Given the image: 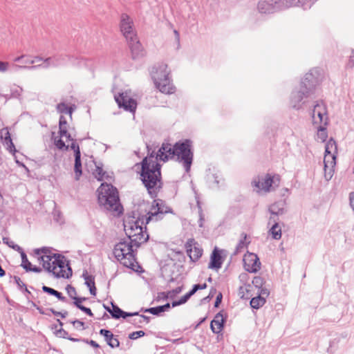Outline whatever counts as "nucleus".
Listing matches in <instances>:
<instances>
[{"label":"nucleus","instance_id":"nucleus-1","mask_svg":"<svg viewBox=\"0 0 354 354\" xmlns=\"http://www.w3.org/2000/svg\"><path fill=\"white\" fill-rule=\"evenodd\" d=\"M191 143L189 140L178 142L173 146L169 143H162L157 153L154 151L149 152L148 156L140 163L136 164L133 169L140 174V177H160L161 165L158 160L165 162L169 159L176 158L183 164L185 171L188 172L193 160ZM147 148L149 151V147Z\"/></svg>","mask_w":354,"mask_h":354},{"label":"nucleus","instance_id":"nucleus-2","mask_svg":"<svg viewBox=\"0 0 354 354\" xmlns=\"http://www.w3.org/2000/svg\"><path fill=\"white\" fill-rule=\"evenodd\" d=\"M147 216H140L138 212H133L124 220V228L128 239L117 243L113 249L115 258L127 268L133 269L134 255L133 247H139L149 239V235L143 230V225L147 224L145 219Z\"/></svg>","mask_w":354,"mask_h":354},{"label":"nucleus","instance_id":"nucleus-3","mask_svg":"<svg viewBox=\"0 0 354 354\" xmlns=\"http://www.w3.org/2000/svg\"><path fill=\"white\" fill-rule=\"evenodd\" d=\"M35 253L39 256L38 259L42 261L43 268L52 272L57 278H69L72 276V270L66 265L64 257L59 254H51L47 248L36 249Z\"/></svg>","mask_w":354,"mask_h":354},{"label":"nucleus","instance_id":"nucleus-4","mask_svg":"<svg viewBox=\"0 0 354 354\" xmlns=\"http://www.w3.org/2000/svg\"><path fill=\"white\" fill-rule=\"evenodd\" d=\"M97 203L101 209L111 212L114 216H120L123 212L119 193L111 184L102 183L97 191Z\"/></svg>","mask_w":354,"mask_h":354},{"label":"nucleus","instance_id":"nucleus-5","mask_svg":"<svg viewBox=\"0 0 354 354\" xmlns=\"http://www.w3.org/2000/svg\"><path fill=\"white\" fill-rule=\"evenodd\" d=\"M317 70H311L306 73L300 84L291 93L290 97V106L297 110L302 108L306 103V99L310 97L317 83V77L315 75Z\"/></svg>","mask_w":354,"mask_h":354},{"label":"nucleus","instance_id":"nucleus-6","mask_svg":"<svg viewBox=\"0 0 354 354\" xmlns=\"http://www.w3.org/2000/svg\"><path fill=\"white\" fill-rule=\"evenodd\" d=\"M169 75L170 71L168 70L166 64H158L151 69V75L156 87L162 93L170 94L174 92Z\"/></svg>","mask_w":354,"mask_h":354},{"label":"nucleus","instance_id":"nucleus-7","mask_svg":"<svg viewBox=\"0 0 354 354\" xmlns=\"http://www.w3.org/2000/svg\"><path fill=\"white\" fill-rule=\"evenodd\" d=\"M171 209L167 206L165 202L160 199L153 201L150 212L145 217L147 223L151 221H158L162 219L164 215L167 213H171Z\"/></svg>","mask_w":354,"mask_h":354},{"label":"nucleus","instance_id":"nucleus-8","mask_svg":"<svg viewBox=\"0 0 354 354\" xmlns=\"http://www.w3.org/2000/svg\"><path fill=\"white\" fill-rule=\"evenodd\" d=\"M311 117L313 126L328 125V117L327 109L323 102H317L316 104L314 105Z\"/></svg>","mask_w":354,"mask_h":354},{"label":"nucleus","instance_id":"nucleus-9","mask_svg":"<svg viewBox=\"0 0 354 354\" xmlns=\"http://www.w3.org/2000/svg\"><path fill=\"white\" fill-rule=\"evenodd\" d=\"M120 28L127 40H131L137 36L133 19L126 13L120 16Z\"/></svg>","mask_w":354,"mask_h":354},{"label":"nucleus","instance_id":"nucleus-10","mask_svg":"<svg viewBox=\"0 0 354 354\" xmlns=\"http://www.w3.org/2000/svg\"><path fill=\"white\" fill-rule=\"evenodd\" d=\"M279 180L280 178H255L252 185L257 192L266 193L273 190L274 186H278Z\"/></svg>","mask_w":354,"mask_h":354},{"label":"nucleus","instance_id":"nucleus-11","mask_svg":"<svg viewBox=\"0 0 354 354\" xmlns=\"http://www.w3.org/2000/svg\"><path fill=\"white\" fill-rule=\"evenodd\" d=\"M115 100L120 108H123L125 111L131 113L136 111L137 102L129 95L127 92H123L118 95H115Z\"/></svg>","mask_w":354,"mask_h":354},{"label":"nucleus","instance_id":"nucleus-12","mask_svg":"<svg viewBox=\"0 0 354 354\" xmlns=\"http://www.w3.org/2000/svg\"><path fill=\"white\" fill-rule=\"evenodd\" d=\"M244 268L251 273L257 272L261 268V262L257 254L248 252L243 258Z\"/></svg>","mask_w":354,"mask_h":354},{"label":"nucleus","instance_id":"nucleus-13","mask_svg":"<svg viewBox=\"0 0 354 354\" xmlns=\"http://www.w3.org/2000/svg\"><path fill=\"white\" fill-rule=\"evenodd\" d=\"M280 6V0H259L257 10L261 14H271L276 12Z\"/></svg>","mask_w":354,"mask_h":354},{"label":"nucleus","instance_id":"nucleus-14","mask_svg":"<svg viewBox=\"0 0 354 354\" xmlns=\"http://www.w3.org/2000/svg\"><path fill=\"white\" fill-rule=\"evenodd\" d=\"M142 184L147 188L151 197H156L158 192L161 188L162 178H140Z\"/></svg>","mask_w":354,"mask_h":354},{"label":"nucleus","instance_id":"nucleus-15","mask_svg":"<svg viewBox=\"0 0 354 354\" xmlns=\"http://www.w3.org/2000/svg\"><path fill=\"white\" fill-rule=\"evenodd\" d=\"M187 253L192 261L195 262L203 254V250L193 239L189 240L186 243Z\"/></svg>","mask_w":354,"mask_h":354},{"label":"nucleus","instance_id":"nucleus-16","mask_svg":"<svg viewBox=\"0 0 354 354\" xmlns=\"http://www.w3.org/2000/svg\"><path fill=\"white\" fill-rule=\"evenodd\" d=\"M131 49L133 59H138L145 55V50L142 44L138 40L137 36L131 40H127Z\"/></svg>","mask_w":354,"mask_h":354},{"label":"nucleus","instance_id":"nucleus-17","mask_svg":"<svg viewBox=\"0 0 354 354\" xmlns=\"http://www.w3.org/2000/svg\"><path fill=\"white\" fill-rule=\"evenodd\" d=\"M223 260L221 255V252L217 248H215L211 254L208 268L218 270L221 268Z\"/></svg>","mask_w":354,"mask_h":354},{"label":"nucleus","instance_id":"nucleus-18","mask_svg":"<svg viewBox=\"0 0 354 354\" xmlns=\"http://www.w3.org/2000/svg\"><path fill=\"white\" fill-rule=\"evenodd\" d=\"M316 0H280L287 7L301 6L304 10L308 9Z\"/></svg>","mask_w":354,"mask_h":354},{"label":"nucleus","instance_id":"nucleus-19","mask_svg":"<svg viewBox=\"0 0 354 354\" xmlns=\"http://www.w3.org/2000/svg\"><path fill=\"white\" fill-rule=\"evenodd\" d=\"M224 323L223 315L221 313H217L210 324L212 331L215 334L219 333L224 327Z\"/></svg>","mask_w":354,"mask_h":354},{"label":"nucleus","instance_id":"nucleus-20","mask_svg":"<svg viewBox=\"0 0 354 354\" xmlns=\"http://www.w3.org/2000/svg\"><path fill=\"white\" fill-rule=\"evenodd\" d=\"M112 308L110 314L111 317L114 319H120V317L126 318L127 317H133V315H138V312L135 313H126L120 309L117 305H115L113 302H111Z\"/></svg>","mask_w":354,"mask_h":354},{"label":"nucleus","instance_id":"nucleus-21","mask_svg":"<svg viewBox=\"0 0 354 354\" xmlns=\"http://www.w3.org/2000/svg\"><path fill=\"white\" fill-rule=\"evenodd\" d=\"M100 334L104 337L107 344L111 348H117L120 346V342L117 338L114 337L113 333L106 329H101Z\"/></svg>","mask_w":354,"mask_h":354},{"label":"nucleus","instance_id":"nucleus-22","mask_svg":"<svg viewBox=\"0 0 354 354\" xmlns=\"http://www.w3.org/2000/svg\"><path fill=\"white\" fill-rule=\"evenodd\" d=\"M336 155L325 153L324 162V170L326 174H328L333 176L331 174L332 168L335 165Z\"/></svg>","mask_w":354,"mask_h":354},{"label":"nucleus","instance_id":"nucleus-23","mask_svg":"<svg viewBox=\"0 0 354 354\" xmlns=\"http://www.w3.org/2000/svg\"><path fill=\"white\" fill-rule=\"evenodd\" d=\"M82 277L85 281V284L89 288V291L91 295H96V288L95 285V279L92 275H89L87 271H84Z\"/></svg>","mask_w":354,"mask_h":354},{"label":"nucleus","instance_id":"nucleus-24","mask_svg":"<svg viewBox=\"0 0 354 354\" xmlns=\"http://www.w3.org/2000/svg\"><path fill=\"white\" fill-rule=\"evenodd\" d=\"M277 219L274 218V217L270 218L269 224L272 221L274 222V224L269 230V232L272 235V239L275 240H279L281 237V227L279 225V223H277Z\"/></svg>","mask_w":354,"mask_h":354},{"label":"nucleus","instance_id":"nucleus-25","mask_svg":"<svg viewBox=\"0 0 354 354\" xmlns=\"http://www.w3.org/2000/svg\"><path fill=\"white\" fill-rule=\"evenodd\" d=\"M170 308V304L167 303L165 305L149 308H142L141 311L144 313H149L153 315H159L160 313L167 310Z\"/></svg>","mask_w":354,"mask_h":354},{"label":"nucleus","instance_id":"nucleus-26","mask_svg":"<svg viewBox=\"0 0 354 354\" xmlns=\"http://www.w3.org/2000/svg\"><path fill=\"white\" fill-rule=\"evenodd\" d=\"M252 286L250 283H245L243 286H241L239 288V295L241 299H250L252 297Z\"/></svg>","mask_w":354,"mask_h":354},{"label":"nucleus","instance_id":"nucleus-27","mask_svg":"<svg viewBox=\"0 0 354 354\" xmlns=\"http://www.w3.org/2000/svg\"><path fill=\"white\" fill-rule=\"evenodd\" d=\"M269 212L272 214L270 217H274L277 218V216L281 214H283V203L282 202H277L270 205L269 208Z\"/></svg>","mask_w":354,"mask_h":354},{"label":"nucleus","instance_id":"nucleus-28","mask_svg":"<svg viewBox=\"0 0 354 354\" xmlns=\"http://www.w3.org/2000/svg\"><path fill=\"white\" fill-rule=\"evenodd\" d=\"M59 133L60 136L61 137H66L68 140H73V139L71 138V135L69 133H68V131H67V122H66V120L65 117L63 116V115H61L60 118H59Z\"/></svg>","mask_w":354,"mask_h":354},{"label":"nucleus","instance_id":"nucleus-29","mask_svg":"<svg viewBox=\"0 0 354 354\" xmlns=\"http://www.w3.org/2000/svg\"><path fill=\"white\" fill-rule=\"evenodd\" d=\"M326 126L327 125L314 126V127L317 129V140L322 142H325L328 138Z\"/></svg>","mask_w":354,"mask_h":354},{"label":"nucleus","instance_id":"nucleus-30","mask_svg":"<svg viewBox=\"0 0 354 354\" xmlns=\"http://www.w3.org/2000/svg\"><path fill=\"white\" fill-rule=\"evenodd\" d=\"M337 147L335 141L330 138L326 144L325 146V153L328 154H337Z\"/></svg>","mask_w":354,"mask_h":354},{"label":"nucleus","instance_id":"nucleus-31","mask_svg":"<svg viewBox=\"0 0 354 354\" xmlns=\"http://www.w3.org/2000/svg\"><path fill=\"white\" fill-rule=\"evenodd\" d=\"M51 60H53V58L50 57H47V58L44 59V63L41 64L32 66H17L18 68H28V69H35L37 68H48V67L51 66V63H52Z\"/></svg>","mask_w":354,"mask_h":354},{"label":"nucleus","instance_id":"nucleus-32","mask_svg":"<svg viewBox=\"0 0 354 354\" xmlns=\"http://www.w3.org/2000/svg\"><path fill=\"white\" fill-rule=\"evenodd\" d=\"M266 303V299L259 295L252 297L250 300V306L254 309H259Z\"/></svg>","mask_w":354,"mask_h":354},{"label":"nucleus","instance_id":"nucleus-33","mask_svg":"<svg viewBox=\"0 0 354 354\" xmlns=\"http://www.w3.org/2000/svg\"><path fill=\"white\" fill-rule=\"evenodd\" d=\"M74 169L77 176L82 174V163H81V153L77 152V155H75V166Z\"/></svg>","mask_w":354,"mask_h":354},{"label":"nucleus","instance_id":"nucleus-34","mask_svg":"<svg viewBox=\"0 0 354 354\" xmlns=\"http://www.w3.org/2000/svg\"><path fill=\"white\" fill-rule=\"evenodd\" d=\"M95 169L93 172V174L94 175V177H97V176L99 177H110L109 174H106V171L103 169V165L101 163H95Z\"/></svg>","mask_w":354,"mask_h":354},{"label":"nucleus","instance_id":"nucleus-35","mask_svg":"<svg viewBox=\"0 0 354 354\" xmlns=\"http://www.w3.org/2000/svg\"><path fill=\"white\" fill-rule=\"evenodd\" d=\"M57 110L59 113H66V114H72L73 109L71 107H68L65 103L61 102L57 105Z\"/></svg>","mask_w":354,"mask_h":354},{"label":"nucleus","instance_id":"nucleus-36","mask_svg":"<svg viewBox=\"0 0 354 354\" xmlns=\"http://www.w3.org/2000/svg\"><path fill=\"white\" fill-rule=\"evenodd\" d=\"M242 239L239 241L236 247L234 254H238L241 252V250L247 246V244L245 243V241L247 238V234L245 233L241 234Z\"/></svg>","mask_w":354,"mask_h":354},{"label":"nucleus","instance_id":"nucleus-37","mask_svg":"<svg viewBox=\"0 0 354 354\" xmlns=\"http://www.w3.org/2000/svg\"><path fill=\"white\" fill-rule=\"evenodd\" d=\"M21 257V266L27 271L30 270L31 263L28 260L27 256L24 250L20 252Z\"/></svg>","mask_w":354,"mask_h":354},{"label":"nucleus","instance_id":"nucleus-38","mask_svg":"<svg viewBox=\"0 0 354 354\" xmlns=\"http://www.w3.org/2000/svg\"><path fill=\"white\" fill-rule=\"evenodd\" d=\"M264 283H265V281L261 277L257 276V277H254V279L252 281V286H254L256 288L259 290L260 288H261L263 287Z\"/></svg>","mask_w":354,"mask_h":354},{"label":"nucleus","instance_id":"nucleus-39","mask_svg":"<svg viewBox=\"0 0 354 354\" xmlns=\"http://www.w3.org/2000/svg\"><path fill=\"white\" fill-rule=\"evenodd\" d=\"M189 298H190V297L187 293L184 296H183L179 300L174 301L172 302V306L173 307H176L177 306H180L181 304H183L186 303Z\"/></svg>","mask_w":354,"mask_h":354},{"label":"nucleus","instance_id":"nucleus-40","mask_svg":"<svg viewBox=\"0 0 354 354\" xmlns=\"http://www.w3.org/2000/svg\"><path fill=\"white\" fill-rule=\"evenodd\" d=\"M3 243L7 244L9 247L13 248L14 250H15L19 252H21V250H23L20 246H19L17 244H15V243L12 241H9L8 239H7V238H4L3 239Z\"/></svg>","mask_w":354,"mask_h":354},{"label":"nucleus","instance_id":"nucleus-41","mask_svg":"<svg viewBox=\"0 0 354 354\" xmlns=\"http://www.w3.org/2000/svg\"><path fill=\"white\" fill-rule=\"evenodd\" d=\"M207 183L210 189H216L219 187L218 184L220 183V181L216 178H209Z\"/></svg>","mask_w":354,"mask_h":354},{"label":"nucleus","instance_id":"nucleus-42","mask_svg":"<svg viewBox=\"0 0 354 354\" xmlns=\"http://www.w3.org/2000/svg\"><path fill=\"white\" fill-rule=\"evenodd\" d=\"M53 58L51 66L57 67L62 64V61H64V57L62 56H55L51 57Z\"/></svg>","mask_w":354,"mask_h":354},{"label":"nucleus","instance_id":"nucleus-43","mask_svg":"<svg viewBox=\"0 0 354 354\" xmlns=\"http://www.w3.org/2000/svg\"><path fill=\"white\" fill-rule=\"evenodd\" d=\"M66 290L67 292V294L71 299H74V298L76 297L77 292L73 286H72L71 285H67V286L66 287Z\"/></svg>","mask_w":354,"mask_h":354},{"label":"nucleus","instance_id":"nucleus-44","mask_svg":"<svg viewBox=\"0 0 354 354\" xmlns=\"http://www.w3.org/2000/svg\"><path fill=\"white\" fill-rule=\"evenodd\" d=\"M14 280L19 288H24L25 292H27L28 294H30V292L27 289L26 284L21 280V279L19 277L15 276Z\"/></svg>","mask_w":354,"mask_h":354},{"label":"nucleus","instance_id":"nucleus-45","mask_svg":"<svg viewBox=\"0 0 354 354\" xmlns=\"http://www.w3.org/2000/svg\"><path fill=\"white\" fill-rule=\"evenodd\" d=\"M71 324L73 325L74 328L79 330H83L85 329L84 327V322L80 321V320H74L71 322Z\"/></svg>","mask_w":354,"mask_h":354},{"label":"nucleus","instance_id":"nucleus-46","mask_svg":"<svg viewBox=\"0 0 354 354\" xmlns=\"http://www.w3.org/2000/svg\"><path fill=\"white\" fill-rule=\"evenodd\" d=\"M145 333L142 330L135 331L129 334V338L131 339H136L138 337H143Z\"/></svg>","mask_w":354,"mask_h":354},{"label":"nucleus","instance_id":"nucleus-47","mask_svg":"<svg viewBox=\"0 0 354 354\" xmlns=\"http://www.w3.org/2000/svg\"><path fill=\"white\" fill-rule=\"evenodd\" d=\"M55 145L59 149H64L67 150L68 149V146H66L65 145L64 142L61 138H59L58 140H55Z\"/></svg>","mask_w":354,"mask_h":354},{"label":"nucleus","instance_id":"nucleus-48","mask_svg":"<svg viewBox=\"0 0 354 354\" xmlns=\"http://www.w3.org/2000/svg\"><path fill=\"white\" fill-rule=\"evenodd\" d=\"M197 205L199 208V227H202L203 226V222H204V215L203 214V211L201 207L199 206V201L197 198L196 199Z\"/></svg>","mask_w":354,"mask_h":354},{"label":"nucleus","instance_id":"nucleus-49","mask_svg":"<svg viewBox=\"0 0 354 354\" xmlns=\"http://www.w3.org/2000/svg\"><path fill=\"white\" fill-rule=\"evenodd\" d=\"M257 294H258V295H259L260 297H261L266 299V298L268 297V295H270V292L267 288L262 287L261 288L258 290Z\"/></svg>","mask_w":354,"mask_h":354},{"label":"nucleus","instance_id":"nucleus-50","mask_svg":"<svg viewBox=\"0 0 354 354\" xmlns=\"http://www.w3.org/2000/svg\"><path fill=\"white\" fill-rule=\"evenodd\" d=\"M74 301H73V304L77 307L78 308L79 306H82V303L84 301L86 300V297H76L75 298H74Z\"/></svg>","mask_w":354,"mask_h":354},{"label":"nucleus","instance_id":"nucleus-51","mask_svg":"<svg viewBox=\"0 0 354 354\" xmlns=\"http://www.w3.org/2000/svg\"><path fill=\"white\" fill-rule=\"evenodd\" d=\"M138 317L135 318L132 320L131 323L135 325L136 327H141L142 324H144V322H142V319H140V315L138 314L137 315Z\"/></svg>","mask_w":354,"mask_h":354},{"label":"nucleus","instance_id":"nucleus-52","mask_svg":"<svg viewBox=\"0 0 354 354\" xmlns=\"http://www.w3.org/2000/svg\"><path fill=\"white\" fill-rule=\"evenodd\" d=\"M7 140H8V142L6 144V145L7 146L8 149L10 152L15 151V145H14V144L12 142L11 137L8 136V139H7Z\"/></svg>","mask_w":354,"mask_h":354},{"label":"nucleus","instance_id":"nucleus-53","mask_svg":"<svg viewBox=\"0 0 354 354\" xmlns=\"http://www.w3.org/2000/svg\"><path fill=\"white\" fill-rule=\"evenodd\" d=\"M1 138L4 139V145H6L8 142V136H10V134L8 129H3L1 131Z\"/></svg>","mask_w":354,"mask_h":354},{"label":"nucleus","instance_id":"nucleus-54","mask_svg":"<svg viewBox=\"0 0 354 354\" xmlns=\"http://www.w3.org/2000/svg\"><path fill=\"white\" fill-rule=\"evenodd\" d=\"M183 290V286H178L177 288H176L175 289L172 290L171 291H169L168 292V295L172 297L175 295H176L177 294H179L180 292H181Z\"/></svg>","mask_w":354,"mask_h":354},{"label":"nucleus","instance_id":"nucleus-55","mask_svg":"<svg viewBox=\"0 0 354 354\" xmlns=\"http://www.w3.org/2000/svg\"><path fill=\"white\" fill-rule=\"evenodd\" d=\"M42 290L44 292H46L49 295H55V292H56V290L52 288H50V287H48L46 286H42Z\"/></svg>","mask_w":354,"mask_h":354},{"label":"nucleus","instance_id":"nucleus-56","mask_svg":"<svg viewBox=\"0 0 354 354\" xmlns=\"http://www.w3.org/2000/svg\"><path fill=\"white\" fill-rule=\"evenodd\" d=\"M78 308L80 310H81L82 311H83L84 313H85L86 314H87L88 316H91V317L93 316V314L89 308H87L82 305V306H79Z\"/></svg>","mask_w":354,"mask_h":354},{"label":"nucleus","instance_id":"nucleus-57","mask_svg":"<svg viewBox=\"0 0 354 354\" xmlns=\"http://www.w3.org/2000/svg\"><path fill=\"white\" fill-rule=\"evenodd\" d=\"M349 205L354 213V192H351L348 196Z\"/></svg>","mask_w":354,"mask_h":354},{"label":"nucleus","instance_id":"nucleus-58","mask_svg":"<svg viewBox=\"0 0 354 354\" xmlns=\"http://www.w3.org/2000/svg\"><path fill=\"white\" fill-rule=\"evenodd\" d=\"M9 64L6 62L0 61V72L3 73L8 71Z\"/></svg>","mask_w":354,"mask_h":354},{"label":"nucleus","instance_id":"nucleus-59","mask_svg":"<svg viewBox=\"0 0 354 354\" xmlns=\"http://www.w3.org/2000/svg\"><path fill=\"white\" fill-rule=\"evenodd\" d=\"M347 66L349 68H354V50H352V53L350 55Z\"/></svg>","mask_w":354,"mask_h":354},{"label":"nucleus","instance_id":"nucleus-60","mask_svg":"<svg viewBox=\"0 0 354 354\" xmlns=\"http://www.w3.org/2000/svg\"><path fill=\"white\" fill-rule=\"evenodd\" d=\"M71 148L74 151L75 155H77V152H80L79 145L75 142L71 143Z\"/></svg>","mask_w":354,"mask_h":354},{"label":"nucleus","instance_id":"nucleus-61","mask_svg":"<svg viewBox=\"0 0 354 354\" xmlns=\"http://www.w3.org/2000/svg\"><path fill=\"white\" fill-rule=\"evenodd\" d=\"M222 298H223L222 294L220 292L216 296V301H215V303H214V306L215 307H218L219 306V304L221 303Z\"/></svg>","mask_w":354,"mask_h":354},{"label":"nucleus","instance_id":"nucleus-62","mask_svg":"<svg viewBox=\"0 0 354 354\" xmlns=\"http://www.w3.org/2000/svg\"><path fill=\"white\" fill-rule=\"evenodd\" d=\"M59 300L62 301H65L66 300V297L62 295V294L60 292L56 291L55 295Z\"/></svg>","mask_w":354,"mask_h":354},{"label":"nucleus","instance_id":"nucleus-63","mask_svg":"<svg viewBox=\"0 0 354 354\" xmlns=\"http://www.w3.org/2000/svg\"><path fill=\"white\" fill-rule=\"evenodd\" d=\"M30 271H32V272H36V273H39V272H41V268H39V267H37V266H30V270H28L27 272H30Z\"/></svg>","mask_w":354,"mask_h":354},{"label":"nucleus","instance_id":"nucleus-64","mask_svg":"<svg viewBox=\"0 0 354 354\" xmlns=\"http://www.w3.org/2000/svg\"><path fill=\"white\" fill-rule=\"evenodd\" d=\"M58 333H60L61 337L68 339V333L65 330L60 329L59 330H58Z\"/></svg>","mask_w":354,"mask_h":354}]
</instances>
